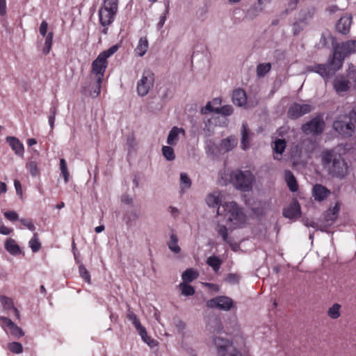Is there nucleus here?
Segmentation results:
<instances>
[{"instance_id":"obj_60","label":"nucleus","mask_w":356,"mask_h":356,"mask_svg":"<svg viewBox=\"0 0 356 356\" xmlns=\"http://www.w3.org/2000/svg\"><path fill=\"white\" fill-rule=\"evenodd\" d=\"M338 10H339V8H338V7L337 6H331L329 8H327V10L330 13H335Z\"/></svg>"},{"instance_id":"obj_7","label":"nucleus","mask_w":356,"mask_h":356,"mask_svg":"<svg viewBox=\"0 0 356 356\" xmlns=\"http://www.w3.org/2000/svg\"><path fill=\"white\" fill-rule=\"evenodd\" d=\"M213 345L218 356H243L234 346L233 342L227 339L216 337L213 339Z\"/></svg>"},{"instance_id":"obj_61","label":"nucleus","mask_w":356,"mask_h":356,"mask_svg":"<svg viewBox=\"0 0 356 356\" xmlns=\"http://www.w3.org/2000/svg\"><path fill=\"white\" fill-rule=\"evenodd\" d=\"M298 1L293 0L289 3V8L290 10H293L296 8Z\"/></svg>"},{"instance_id":"obj_9","label":"nucleus","mask_w":356,"mask_h":356,"mask_svg":"<svg viewBox=\"0 0 356 356\" xmlns=\"http://www.w3.org/2000/svg\"><path fill=\"white\" fill-rule=\"evenodd\" d=\"M333 127L337 132L344 137H350L354 133L355 126L350 122V118L346 115L335 120Z\"/></svg>"},{"instance_id":"obj_42","label":"nucleus","mask_w":356,"mask_h":356,"mask_svg":"<svg viewBox=\"0 0 356 356\" xmlns=\"http://www.w3.org/2000/svg\"><path fill=\"white\" fill-rule=\"evenodd\" d=\"M60 169L61 171V175L64 178L65 182L67 183L69 181L70 173L67 170L66 161L64 159H60Z\"/></svg>"},{"instance_id":"obj_18","label":"nucleus","mask_w":356,"mask_h":356,"mask_svg":"<svg viewBox=\"0 0 356 356\" xmlns=\"http://www.w3.org/2000/svg\"><path fill=\"white\" fill-rule=\"evenodd\" d=\"M352 23V17L349 15H345L340 18L337 24V31L342 33L346 34L349 32Z\"/></svg>"},{"instance_id":"obj_10","label":"nucleus","mask_w":356,"mask_h":356,"mask_svg":"<svg viewBox=\"0 0 356 356\" xmlns=\"http://www.w3.org/2000/svg\"><path fill=\"white\" fill-rule=\"evenodd\" d=\"M234 305L232 300L227 296H218L207 302V306L224 311L229 310Z\"/></svg>"},{"instance_id":"obj_31","label":"nucleus","mask_w":356,"mask_h":356,"mask_svg":"<svg viewBox=\"0 0 356 356\" xmlns=\"http://www.w3.org/2000/svg\"><path fill=\"white\" fill-rule=\"evenodd\" d=\"M148 49V41L146 38H140L135 49L138 56H143Z\"/></svg>"},{"instance_id":"obj_38","label":"nucleus","mask_w":356,"mask_h":356,"mask_svg":"<svg viewBox=\"0 0 356 356\" xmlns=\"http://www.w3.org/2000/svg\"><path fill=\"white\" fill-rule=\"evenodd\" d=\"M191 186V181L188 177V175L184 172H181L180 175V188L182 191L185 189H188Z\"/></svg>"},{"instance_id":"obj_41","label":"nucleus","mask_w":356,"mask_h":356,"mask_svg":"<svg viewBox=\"0 0 356 356\" xmlns=\"http://www.w3.org/2000/svg\"><path fill=\"white\" fill-rule=\"evenodd\" d=\"M127 318L132 323L136 329L142 325L138 316L130 309L127 311Z\"/></svg>"},{"instance_id":"obj_39","label":"nucleus","mask_w":356,"mask_h":356,"mask_svg":"<svg viewBox=\"0 0 356 356\" xmlns=\"http://www.w3.org/2000/svg\"><path fill=\"white\" fill-rule=\"evenodd\" d=\"M179 287L181 291V294L185 296H193L195 293L194 288L188 284V283L181 282L179 284Z\"/></svg>"},{"instance_id":"obj_29","label":"nucleus","mask_w":356,"mask_h":356,"mask_svg":"<svg viewBox=\"0 0 356 356\" xmlns=\"http://www.w3.org/2000/svg\"><path fill=\"white\" fill-rule=\"evenodd\" d=\"M199 276L197 270L189 268L185 270L181 275L184 283H190L194 280L197 279Z\"/></svg>"},{"instance_id":"obj_44","label":"nucleus","mask_w":356,"mask_h":356,"mask_svg":"<svg viewBox=\"0 0 356 356\" xmlns=\"http://www.w3.org/2000/svg\"><path fill=\"white\" fill-rule=\"evenodd\" d=\"M29 246L33 252H36L40 249L41 244L38 238L36 233L33 234V238L30 240Z\"/></svg>"},{"instance_id":"obj_63","label":"nucleus","mask_w":356,"mask_h":356,"mask_svg":"<svg viewBox=\"0 0 356 356\" xmlns=\"http://www.w3.org/2000/svg\"><path fill=\"white\" fill-rule=\"evenodd\" d=\"M166 20V17L165 16H162L160 19V21L158 24V26L159 27H162L163 26V24H165V22Z\"/></svg>"},{"instance_id":"obj_36","label":"nucleus","mask_w":356,"mask_h":356,"mask_svg":"<svg viewBox=\"0 0 356 356\" xmlns=\"http://www.w3.org/2000/svg\"><path fill=\"white\" fill-rule=\"evenodd\" d=\"M162 154L168 161H173L175 159V154L172 146L165 145L162 147Z\"/></svg>"},{"instance_id":"obj_8","label":"nucleus","mask_w":356,"mask_h":356,"mask_svg":"<svg viewBox=\"0 0 356 356\" xmlns=\"http://www.w3.org/2000/svg\"><path fill=\"white\" fill-rule=\"evenodd\" d=\"M154 83V74L149 69L143 70L140 79L137 82V93L140 97L146 96L153 88Z\"/></svg>"},{"instance_id":"obj_62","label":"nucleus","mask_w":356,"mask_h":356,"mask_svg":"<svg viewBox=\"0 0 356 356\" xmlns=\"http://www.w3.org/2000/svg\"><path fill=\"white\" fill-rule=\"evenodd\" d=\"M37 143V141L35 138H29L27 140V144L29 146H33Z\"/></svg>"},{"instance_id":"obj_11","label":"nucleus","mask_w":356,"mask_h":356,"mask_svg":"<svg viewBox=\"0 0 356 356\" xmlns=\"http://www.w3.org/2000/svg\"><path fill=\"white\" fill-rule=\"evenodd\" d=\"M323 129L324 121L321 117L314 118L302 127L303 132L306 134H318L323 131Z\"/></svg>"},{"instance_id":"obj_4","label":"nucleus","mask_w":356,"mask_h":356,"mask_svg":"<svg viewBox=\"0 0 356 356\" xmlns=\"http://www.w3.org/2000/svg\"><path fill=\"white\" fill-rule=\"evenodd\" d=\"M356 53V40H348L335 47L330 65L334 70H339L343 65L345 57Z\"/></svg>"},{"instance_id":"obj_19","label":"nucleus","mask_w":356,"mask_h":356,"mask_svg":"<svg viewBox=\"0 0 356 356\" xmlns=\"http://www.w3.org/2000/svg\"><path fill=\"white\" fill-rule=\"evenodd\" d=\"M237 143V139L233 136L222 140L220 144L219 153H225L232 150L236 146Z\"/></svg>"},{"instance_id":"obj_59","label":"nucleus","mask_w":356,"mask_h":356,"mask_svg":"<svg viewBox=\"0 0 356 356\" xmlns=\"http://www.w3.org/2000/svg\"><path fill=\"white\" fill-rule=\"evenodd\" d=\"M211 102L213 106L218 107L221 104V99L220 98H215Z\"/></svg>"},{"instance_id":"obj_23","label":"nucleus","mask_w":356,"mask_h":356,"mask_svg":"<svg viewBox=\"0 0 356 356\" xmlns=\"http://www.w3.org/2000/svg\"><path fill=\"white\" fill-rule=\"evenodd\" d=\"M332 58L329 60L328 65L319 64L314 67V70L316 73L319 74L321 76L327 78L330 74L334 73L337 70H334L333 66L330 65Z\"/></svg>"},{"instance_id":"obj_64","label":"nucleus","mask_w":356,"mask_h":356,"mask_svg":"<svg viewBox=\"0 0 356 356\" xmlns=\"http://www.w3.org/2000/svg\"><path fill=\"white\" fill-rule=\"evenodd\" d=\"M104 230V225H99L95 228V231L96 233H100L102 231Z\"/></svg>"},{"instance_id":"obj_34","label":"nucleus","mask_w":356,"mask_h":356,"mask_svg":"<svg viewBox=\"0 0 356 356\" xmlns=\"http://www.w3.org/2000/svg\"><path fill=\"white\" fill-rule=\"evenodd\" d=\"M285 179L287 183V185L289 188V189L292 192H296L298 191V184L296 180L295 177L293 176V173L290 171H286L285 172Z\"/></svg>"},{"instance_id":"obj_47","label":"nucleus","mask_w":356,"mask_h":356,"mask_svg":"<svg viewBox=\"0 0 356 356\" xmlns=\"http://www.w3.org/2000/svg\"><path fill=\"white\" fill-rule=\"evenodd\" d=\"M80 276L88 284H90V275L88 270L83 265L79 267Z\"/></svg>"},{"instance_id":"obj_48","label":"nucleus","mask_w":356,"mask_h":356,"mask_svg":"<svg viewBox=\"0 0 356 356\" xmlns=\"http://www.w3.org/2000/svg\"><path fill=\"white\" fill-rule=\"evenodd\" d=\"M306 26V23L304 21H300L298 22H296L293 25V32L294 35L298 34L301 31H302Z\"/></svg>"},{"instance_id":"obj_25","label":"nucleus","mask_w":356,"mask_h":356,"mask_svg":"<svg viewBox=\"0 0 356 356\" xmlns=\"http://www.w3.org/2000/svg\"><path fill=\"white\" fill-rule=\"evenodd\" d=\"M271 0H257L258 6L250 8L248 12L247 15L253 18L256 17L259 12H261L266 6L267 4L270 3Z\"/></svg>"},{"instance_id":"obj_5","label":"nucleus","mask_w":356,"mask_h":356,"mask_svg":"<svg viewBox=\"0 0 356 356\" xmlns=\"http://www.w3.org/2000/svg\"><path fill=\"white\" fill-rule=\"evenodd\" d=\"M229 177H223L225 181L230 180L233 182L236 188L244 191H248L252 188V184L253 181V175L250 171H235L227 175Z\"/></svg>"},{"instance_id":"obj_33","label":"nucleus","mask_w":356,"mask_h":356,"mask_svg":"<svg viewBox=\"0 0 356 356\" xmlns=\"http://www.w3.org/2000/svg\"><path fill=\"white\" fill-rule=\"evenodd\" d=\"M26 168L29 172L32 177L39 176L40 174V170L38 167V163L37 161H33L32 159H29L26 163Z\"/></svg>"},{"instance_id":"obj_27","label":"nucleus","mask_w":356,"mask_h":356,"mask_svg":"<svg viewBox=\"0 0 356 356\" xmlns=\"http://www.w3.org/2000/svg\"><path fill=\"white\" fill-rule=\"evenodd\" d=\"M250 133L248 129L247 124L243 123L241 131V147L243 149H247L250 146Z\"/></svg>"},{"instance_id":"obj_46","label":"nucleus","mask_w":356,"mask_h":356,"mask_svg":"<svg viewBox=\"0 0 356 356\" xmlns=\"http://www.w3.org/2000/svg\"><path fill=\"white\" fill-rule=\"evenodd\" d=\"M8 348L9 350L14 353H21L23 350V348L21 343L18 342H12L8 344Z\"/></svg>"},{"instance_id":"obj_15","label":"nucleus","mask_w":356,"mask_h":356,"mask_svg":"<svg viewBox=\"0 0 356 356\" xmlns=\"http://www.w3.org/2000/svg\"><path fill=\"white\" fill-rule=\"evenodd\" d=\"M223 198V194L220 191H213L209 193L205 198L207 206L210 208H221V202Z\"/></svg>"},{"instance_id":"obj_56","label":"nucleus","mask_w":356,"mask_h":356,"mask_svg":"<svg viewBox=\"0 0 356 356\" xmlns=\"http://www.w3.org/2000/svg\"><path fill=\"white\" fill-rule=\"evenodd\" d=\"M14 186H15L17 194L22 197V185H21L20 181L17 179H15L14 181Z\"/></svg>"},{"instance_id":"obj_32","label":"nucleus","mask_w":356,"mask_h":356,"mask_svg":"<svg viewBox=\"0 0 356 356\" xmlns=\"http://www.w3.org/2000/svg\"><path fill=\"white\" fill-rule=\"evenodd\" d=\"M286 147V142L284 140L278 139L275 141L274 145V151H275V159L280 160L281 159V155L282 152L284 151Z\"/></svg>"},{"instance_id":"obj_40","label":"nucleus","mask_w":356,"mask_h":356,"mask_svg":"<svg viewBox=\"0 0 356 356\" xmlns=\"http://www.w3.org/2000/svg\"><path fill=\"white\" fill-rule=\"evenodd\" d=\"M271 68V65L269 63L259 64L257 67V74L259 77L264 76L267 74Z\"/></svg>"},{"instance_id":"obj_6","label":"nucleus","mask_w":356,"mask_h":356,"mask_svg":"<svg viewBox=\"0 0 356 356\" xmlns=\"http://www.w3.org/2000/svg\"><path fill=\"white\" fill-rule=\"evenodd\" d=\"M118 0H104L99 10V21L102 26L110 25L114 20L118 10Z\"/></svg>"},{"instance_id":"obj_51","label":"nucleus","mask_w":356,"mask_h":356,"mask_svg":"<svg viewBox=\"0 0 356 356\" xmlns=\"http://www.w3.org/2000/svg\"><path fill=\"white\" fill-rule=\"evenodd\" d=\"M50 113H51V115L49 117V124L51 127V129H53L54 127L55 119H56V108L55 107H52L50 109Z\"/></svg>"},{"instance_id":"obj_55","label":"nucleus","mask_w":356,"mask_h":356,"mask_svg":"<svg viewBox=\"0 0 356 356\" xmlns=\"http://www.w3.org/2000/svg\"><path fill=\"white\" fill-rule=\"evenodd\" d=\"M13 232V229L6 227L3 224L0 225V234L3 235H9Z\"/></svg>"},{"instance_id":"obj_43","label":"nucleus","mask_w":356,"mask_h":356,"mask_svg":"<svg viewBox=\"0 0 356 356\" xmlns=\"http://www.w3.org/2000/svg\"><path fill=\"white\" fill-rule=\"evenodd\" d=\"M215 113L217 114L228 116L233 113V108L231 105H225L222 107H218V108H215Z\"/></svg>"},{"instance_id":"obj_45","label":"nucleus","mask_w":356,"mask_h":356,"mask_svg":"<svg viewBox=\"0 0 356 356\" xmlns=\"http://www.w3.org/2000/svg\"><path fill=\"white\" fill-rule=\"evenodd\" d=\"M52 41H53V33H49L47 34V35L46 36L44 46L43 48V52L45 54H47L49 53L51 48Z\"/></svg>"},{"instance_id":"obj_3","label":"nucleus","mask_w":356,"mask_h":356,"mask_svg":"<svg viewBox=\"0 0 356 356\" xmlns=\"http://www.w3.org/2000/svg\"><path fill=\"white\" fill-rule=\"evenodd\" d=\"M323 167L333 176L343 177L347 172V165L340 154L334 150H325L321 153Z\"/></svg>"},{"instance_id":"obj_37","label":"nucleus","mask_w":356,"mask_h":356,"mask_svg":"<svg viewBox=\"0 0 356 356\" xmlns=\"http://www.w3.org/2000/svg\"><path fill=\"white\" fill-rule=\"evenodd\" d=\"M207 264L217 272L220 269L222 261L218 257L211 256L207 259Z\"/></svg>"},{"instance_id":"obj_17","label":"nucleus","mask_w":356,"mask_h":356,"mask_svg":"<svg viewBox=\"0 0 356 356\" xmlns=\"http://www.w3.org/2000/svg\"><path fill=\"white\" fill-rule=\"evenodd\" d=\"M6 140L17 156L19 157L24 156V146L17 138L14 136H7L6 138Z\"/></svg>"},{"instance_id":"obj_20","label":"nucleus","mask_w":356,"mask_h":356,"mask_svg":"<svg viewBox=\"0 0 356 356\" xmlns=\"http://www.w3.org/2000/svg\"><path fill=\"white\" fill-rule=\"evenodd\" d=\"M312 193L316 200L322 201L329 195L330 191L321 184H316L313 187Z\"/></svg>"},{"instance_id":"obj_50","label":"nucleus","mask_w":356,"mask_h":356,"mask_svg":"<svg viewBox=\"0 0 356 356\" xmlns=\"http://www.w3.org/2000/svg\"><path fill=\"white\" fill-rule=\"evenodd\" d=\"M19 221L21 222V223L24 226L26 227V228H28L29 230L31 231H34L35 229V227L33 224V222H32L31 220L30 219H25V218H22L19 220Z\"/></svg>"},{"instance_id":"obj_16","label":"nucleus","mask_w":356,"mask_h":356,"mask_svg":"<svg viewBox=\"0 0 356 356\" xmlns=\"http://www.w3.org/2000/svg\"><path fill=\"white\" fill-rule=\"evenodd\" d=\"M186 132L183 128L178 127H173L170 131L168 138L167 143L170 146H175L178 143L181 136L185 137Z\"/></svg>"},{"instance_id":"obj_22","label":"nucleus","mask_w":356,"mask_h":356,"mask_svg":"<svg viewBox=\"0 0 356 356\" xmlns=\"http://www.w3.org/2000/svg\"><path fill=\"white\" fill-rule=\"evenodd\" d=\"M136 330H137L138 334L140 336L143 341L147 344L148 346L150 348H154L158 346L157 341L148 336L147 332L145 327L141 325L139 327H137Z\"/></svg>"},{"instance_id":"obj_52","label":"nucleus","mask_w":356,"mask_h":356,"mask_svg":"<svg viewBox=\"0 0 356 356\" xmlns=\"http://www.w3.org/2000/svg\"><path fill=\"white\" fill-rule=\"evenodd\" d=\"M1 303L6 309L14 308L13 300L7 297H2L1 298Z\"/></svg>"},{"instance_id":"obj_13","label":"nucleus","mask_w":356,"mask_h":356,"mask_svg":"<svg viewBox=\"0 0 356 356\" xmlns=\"http://www.w3.org/2000/svg\"><path fill=\"white\" fill-rule=\"evenodd\" d=\"M300 206L296 200H293V202L283 210V216L289 219L296 220L300 217Z\"/></svg>"},{"instance_id":"obj_28","label":"nucleus","mask_w":356,"mask_h":356,"mask_svg":"<svg viewBox=\"0 0 356 356\" xmlns=\"http://www.w3.org/2000/svg\"><path fill=\"white\" fill-rule=\"evenodd\" d=\"M340 210V204L337 202L335 205L329 209L325 213V219L327 222H333L337 218L338 213Z\"/></svg>"},{"instance_id":"obj_58","label":"nucleus","mask_w":356,"mask_h":356,"mask_svg":"<svg viewBox=\"0 0 356 356\" xmlns=\"http://www.w3.org/2000/svg\"><path fill=\"white\" fill-rule=\"evenodd\" d=\"M7 192V186L4 182L0 181V195Z\"/></svg>"},{"instance_id":"obj_54","label":"nucleus","mask_w":356,"mask_h":356,"mask_svg":"<svg viewBox=\"0 0 356 356\" xmlns=\"http://www.w3.org/2000/svg\"><path fill=\"white\" fill-rule=\"evenodd\" d=\"M215 108H218L216 106H213L211 102H208L206 105V106L202 109L203 113H207L210 112H214L215 113Z\"/></svg>"},{"instance_id":"obj_57","label":"nucleus","mask_w":356,"mask_h":356,"mask_svg":"<svg viewBox=\"0 0 356 356\" xmlns=\"http://www.w3.org/2000/svg\"><path fill=\"white\" fill-rule=\"evenodd\" d=\"M6 14V1L0 0V15L3 16Z\"/></svg>"},{"instance_id":"obj_53","label":"nucleus","mask_w":356,"mask_h":356,"mask_svg":"<svg viewBox=\"0 0 356 356\" xmlns=\"http://www.w3.org/2000/svg\"><path fill=\"white\" fill-rule=\"evenodd\" d=\"M48 24L47 22L43 21L40 26V33L43 36L46 37L47 32Z\"/></svg>"},{"instance_id":"obj_26","label":"nucleus","mask_w":356,"mask_h":356,"mask_svg":"<svg viewBox=\"0 0 356 356\" xmlns=\"http://www.w3.org/2000/svg\"><path fill=\"white\" fill-rule=\"evenodd\" d=\"M5 248L10 254L14 256L19 255L22 252L19 246L16 241L11 238H8L6 241Z\"/></svg>"},{"instance_id":"obj_49","label":"nucleus","mask_w":356,"mask_h":356,"mask_svg":"<svg viewBox=\"0 0 356 356\" xmlns=\"http://www.w3.org/2000/svg\"><path fill=\"white\" fill-rule=\"evenodd\" d=\"M4 216L10 221L14 222L19 219L18 214L14 211H8L4 213Z\"/></svg>"},{"instance_id":"obj_12","label":"nucleus","mask_w":356,"mask_h":356,"mask_svg":"<svg viewBox=\"0 0 356 356\" xmlns=\"http://www.w3.org/2000/svg\"><path fill=\"white\" fill-rule=\"evenodd\" d=\"M312 106L309 104H293L288 111V115L291 119H296L312 111Z\"/></svg>"},{"instance_id":"obj_14","label":"nucleus","mask_w":356,"mask_h":356,"mask_svg":"<svg viewBox=\"0 0 356 356\" xmlns=\"http://www.w3.org/2000/svg\"><path fill=\"white\" fill-rule=\"evenodd\" d=\"M2 327L3 328H8L10 334L17 338H20L24 336V333L22 330L15 324L10 319L7 317H0Z\"/></svg>"},{"instance_id":"obj_30","label":"nucleus","mask_w":356,"mask_h":356,"mask_svg":"<svg viewBox=\"0 0 356 356\" xmlns=\"http://www.w3.org/2000/svg\"><path fill=\"white\" fill-rule=\"evenodd\" d=\"M341 305L334 303L327 309V314L331 319H337L341 316Z\"/></svg>"},{"instance_id":"obj_21","label":"nucleus","mask_w":356,"mask_h":356,"mask_svg":"<svg viewBox=\"0 0 356 356\" xmlns=\"http://www.w3.org/2000/svg\"><path fill=\"white\" fill-rule=\"evenodd\" d=\"M232 100L235 105L242 107L247 104L245 92L242 89H237L233 92Z\"/></svg>"},{"instance_id":"obj_24","label":"nucleus","mask_w":356,"mask_h":356,"mask_svg":"<svg viewBox=\"0 0 356 356\" xmlns=\"http://www.w3.org/2000/svg\"><path fill=\"white\" fill-rule=\"evenodd\" d=\"M350 82L346 78L337 77L334 81V88L337 93L347 91L350 88Z\"/></svg>"},{"instance_id":"obj_2","label":"nucleus","mask_w":356,"mask_h":356,"mask_svg":"<svg viewBox=\"0 0 356 356\" xmlns=\"http://www.w3.org/2000/svg\"><path fill=\"white\" fill-rule=\"evenodd\" d=\"M118 48V45L111 47L107 50L101 52L92 63L90 79L96 81L94 90L91 93L92 97H96L100 94L102 82L108 65L107 58L115 54Z\"/></svg>"},{"instance_id":"obj_1","label":"nucleus","mask_w":356,"mask_h":356,"mask_svg":"<svg viewBox=\"0 0 356 356\" xmlns=\"http://www.w3.org/2000/svg\"><path fill=\"white\" fill-rule=\"evenodd\" d=\"M217 215L221 217L226 225L217 223L215 231L220 236L224 242L229 244L234 250L236 245H232L228 237V230H234L243 227L247 222V216L243 209L234 202L222 204L221 208L217 209Z\"/></svg>"},{"instance_id":"obj_35","label":"nucleus","mask_w":356,"mask_h":356,"mask_svg":"<svg viewBox=\"0 0 356 356\" xmlns=\"http://www.w3.org/2000/svg\"><path fill=\"white\" fill-rule=\"evenodd\" d=\"M168 245L169 249L174 253H179L181 251V248L178 245V238L175 234L170 235Z\"/></svg>"}]
</instances>
